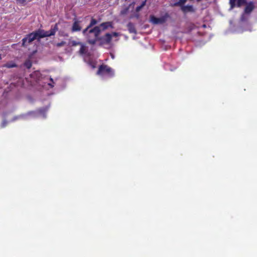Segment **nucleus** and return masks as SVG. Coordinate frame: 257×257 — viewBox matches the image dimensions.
<instances>
[{"mask_svg":"<svg viewBox=\"0 0 257 257\" xmlns=\"http://www.w3.org/2000/svg\"><path fill=\"white\" fill-rule=\"evenodd\" d=\"M7 67H9V68H12V67H14L15 66V65H12V64H7L6 65Z\"/></svg>","mask_w":257,"mask_h":257,"instance_id":"6ab92c4d","label":"nucleus"},{"mask_svg":"<svg viewBox=\"0 0 257 257\" xmlns=\"http://www.w3.org/2000/svg\"><path fill=\"white\" fill-rule=\"evenodd\" d=\"M127 11V9H126L125 10L121 11V14H125L126 13Z\"/></svg>","mask_w":257,"mask_h":257,"instance_id":"aec40b11","label":"nucleus"},{"mask_svg":"<svg viewBox=\"0 0 257 257\" xmlns=\"http://www.w3.org/2000/svg\"><path fill=\"white\" fill-rule=\"evenodd\" d=\"M180 9L184 13H193L195 12L196 10L193 5H185L182 6V7L180 8Z\"/></svg>","mask_w":257,"mask_h":257,"instance_id":"20e7f679","label":"nucleus"},{"mask_svg":"<svg viewBox=\"0 0 257 257\" xmlns=\"http://www.w3.org/2000/svg\"><path fill=\"white\" fill-rule=\"evenodd\" d=\"M230 9H232L233 8L237 5L240 7L245 3V0H230Z\"/></svg>","mask_w":257,"mask_h":257,"instance_id":"0eeeda50","label":"nucleus"},{"mask_svg":"<svg viewBox=\"0 0 257 257\" xmlns=\"http://www.w3.org/2000/svg\"><path fill=\"white\" fill-rule=\"evenodd\" d=\"M98 28L99 32H101L109 28H112V23L111 22H105L100 24L99 26H97Z\"/></svg>","mask_w":257,"mask_h":257,"instance_id":"423d86ee","label":"nucleus"},{"mask_svg":"<svg viewBox=\"0 0 257 257\" xmlns=\"http://www.w3.org/2000/svg\"><path fill=\"white\" fill-rule=\"evenodd\" d=\"M151 21L152 23L154 24H163L165 22V18H156L154 16H152L151 17Z\"/></svg>","mask_w":257,"mask_h":257,"instance_id":"6e6552de","label":"nucleus"},{"mask_svg":"<svg viewBox=\"0 0 257 257\" xmlns=\"http://www.w3.org/2000/svg\"><path fill=\"white\" fill-rule=\"evenodd\" d=\"M81 43H80V42L73 40V41H70V42L69 43V45L72 46H75L77 45H80V44H81Z\"/></svg>","mask_w":257,"mask_h":257,"instance_id":"4468645a","label":"nucleus"},{"mask_svg":"<svg viewBox=\"0 0 257 257\" xmlns=\"http://www.w3.org/2000/svg\"><path fill=\"white\" fill-rule=\"evenodd\" d=\"M66 44V42L65 41H61L60 43H57L55 44V46L57 47H61L65 46Z\"/></svg>","mask_w":257,"mask_h":257,"instance_id":"f3484780","label":"nucleus"},{"mask_svg":"<svg viewBox=\"0 0 257 257\" xmlns=\"http://www.w3.org/2000/svg\"><path fill=\"white\" fill-rule=\"evenodd\" d=\"M83 33L86 37L89 43L94 44L98 39L100 32L97 27L93 29H90V27H87L83 30Z\"/></svg>","mask_w":257,"mask_h":257,"instance_id":"f03ea898","label":"nucleus"},{"mask_svg":"<svg viewBox=\"0 0 257 257\" xmlns=\"http://www.w3.org/2000/svg\"><path fill=\"white\" fill-rule=\"evenodd\" d=\"M146 1L143 2L142 4L141 5V6L137 7L136 11L139 12L146 5Z\"/></svg>","mask_w":257,"mask_h":257,"instance_id":"dca6fc26","label":"nucleus"},{"mask_svg":"<svg viewBox=\"0 0 257 257\" xmlns=\"http://www.w3.org/2000/svg\"><path fill=\"white\" fill-rule=\"evenodd\" d=\"M97 23L96 20L95 19H92L91 21V22L89 24V25L88 27H90V29H92L91 27L93 25H95Z\"/></svg>","mask_w":257,"mask_h":257,"instance_id":"a211bd4d","label":"nucleus"},{"mask_svg":"<svg viewBox=\"0 0 257 257\" xmlns=\"http://www.w3.org/2000/svg\"><path fill=\"white\" fill-rule=\"evenodd\" d=\"M80 48L79 50V53L80 54H85L87 51V48L86 47L84 44L83 43L80 44Z\"/></svg>","mask_w":257,"mask_h":257,"instance_id":"f8f14e48","label":"nucleus"},{"mask_svg":"<svg viewBox=\"0 0 257 257\" xmlns=\"http://www.w3.org/2000/svg\"><path fill=\"white\" fill-rule=\"evenodd\" d=\"M50 80L53 82V79H52V78H50Z\"/></svg>","mask_w":257,"mask_h":257,"instance_id":"5701e85b","label":"nucleus"},{"mask_svg":"<svg viewBox=\"0 0 257 257\" xmlns=\"http://www.w3.org/2000/svg\"><path fill=\"white\" fill-rule=\"evenodd\" d=\"M48 84H49V85H50L51 87L53 86V85L51 83H49Z\"/></svg>","mask_w":257,"mask_h":257,"instance_id":"4be33fe9","label":"nucleus"},{"mask_svg":"<svg viewBox=\"0 0 257 257\" xmlns=\"http://www.w3.org/2000/svg\"><path fill=\"white\" fill-rule=\"evenodd\" d=\"M254 9V6L252 3L248 4L245 9L244 12L246 14H249Z\"/></svg>","mask_w":257,"mask_h":257,"instance_id":"9d476101","label":"nucleus"},{"mask_svg":"<svg viewBox=\"0 0 257 257\" xmlns=\"http://www.w3.org/2000/svg\"><path fill=\"white\" fill-rule=\"evenodd\" d=\"M81 30V27L78 22H75L72 27V31L73 32L78 31Z\"/></svg>","mask_w":257,"mask_h":257,"instance_id":"9b49d317","label":"nucleus"},{"mask_svg":"<svg viewBox=\"0 0 257 257\" xmlns=\"http://www.w3.org/2000/svg\"><path fill=\"white\" fill-rule=\"evenodd\" d=\"M6 123H7L5 121H4L2 123V126L4 127V126H6Z\"/></svg>","mask_w":257,"mask_h":257,"instance_id":"412c9836","label":"nucleus"},{"mask_svg":"<svg viewBox=\"0 0 257 257\" xmlns=\"http://www.w3.org/2000/svg\"><path fill=\"white\" fill-rule=\"evenodd\" d=\"M119 36V34L116 32L112 33L111 34L107 33L104 37L103 40L106 42L109 43L113 38H117Z\"/></svg>","mask_w":257,"mask_h":257,"instance_id":"39448f33","label":"nucleus"},{"mask_svg":"<svg viewBox=\"0 0 257 257\" xmlns=\"http://www.w3.org/2000/svg\"><path fill=\"white\" fill-rule=\"evenodd\" d=\"M97 74L102 77H111L113 75V70L106 65H101L99 67Z\"/></svg>","mask_w":257,"mask_h":257,"instance_id":"7ed1b4c3","label":"nucleus"},{"mask_svg":"<svg viewBox=\"0 0 257 257\" xmlns=\"http://www.w3.org/2000/svg\"><path fill=\"white\" fill-rule=\"evenodd\" d=\"M127 28L128 31L131 33H136V30L134 25L132 23H129L127 25Z\"/></svg>","mask_w":257,"mask_h":257,"instance_id":"ddd939ff","label":"nucleus"},{"mask_svg":"<svg viewBox=\"0 0 257 257\" xmlns=\"http://www.w3.org/2000/svg\"><path fill=\"white\" fill-rule=\"evenodd\" d=\"M188 0H176V2L174 3L173 5L174 6H178L180 8L182 7V6L185 5L186 3Z\"/></svg>","mask_w":257,"mask_h":257,"instance_id":"1a4fd4ad","label":"nucleus"},{"mask_svg":"<svg viewBox=\"0 0 257 257\" xmlns=\"http://www.w3.org/2000/svg\"><path fill=\"white\" fill-rule=\"evenodd\" d=\"M24 65L26 67L29 69L32 66V62L30 60H27L24 63Z\"/></svg>","mask_w":257,"mask_h":257,"instance_id":"2eb2a0df","label":"nucleus"},{"mask_svg":"<svg viewBox=\"0 0 257 257\" xmlns=\"http://www.w3.org/2000/svg\"><path fill=\"white\" fill-rule=\"evenodd\" d=\"M56 30L54 29H51L49 31H45L43 30H39L38 31L32 33L28 35L27 37L23 39V45H26L27 43H30L35 39H39L41 38L49 37L53 36L56 33Z\"/></svg>","mask_w":257,"mask_h":257,"instance_id":"f257e3e1","label":"nucleus"}]
</instances>
